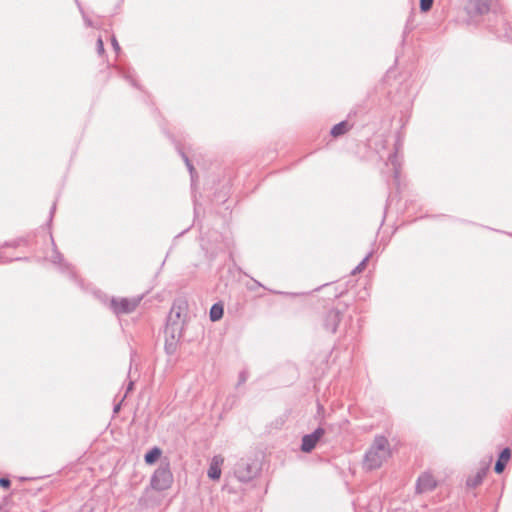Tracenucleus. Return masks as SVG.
Returning a JSON list of instances; mask_svg holds the SVG:
<instances>
[{"mask_svg":"<svg viewBox=\"0 0 512 512\" xmlns=\"http://www.w3.org/2000/svg\"><path fill=\"white\" fill-rule=\"evenodd\" d=\"M390 456L388 440L384 436H377L365 455L364 464L367 469L373 470L379 468Z\"/></svg>","mask_w":512,"mask_h":512,"instance_id":"f257e3e1","label":"nucleus"},{"mask_svg":"<svg viewBox=\"0 0 512 512\" xmlns=\"http://www.w3.org/2000/svg\"><path fill=\"white\" fill-rule=\"evenodd\" d=\"M179 317V313H177L176 319L170 317L164 330L165 348L170 354L175 351L177 343L182 336V324Z\"/></svg>","mask_w":512,"mask_h":512,"instance_id":"f03ea898","label":"nucleus"},{"mask_svg":"<svg viewBox=\"0 0 512 512\" xmlns=\"http://www.w3.org/2000/svg\"><path fill=\"white\" fill-rule=\"evenodd\" d=\"M173 483V474L170 470L168 462L162 463L153 473L150 486L156 491H164L169 489Z\"/></svg>","mask_w":512,"mask_h":512,"instance_id":"7ed1b4c3","label":"nucleus"},{"mask_svg":"<svg viewBox=\"0 0 512 512\" xmlns=\"http://www.w3.org/2000/svg\"><path fill=\"white\" fill-rule=\"evenodd\" d=\"M140 299H127V298H121V299H113L111 301L112 308L114 309L115 313H129L132 312L138 305Z\"/></svg>","mask_w":512,"mask_h":512,"instance_id":"20e7f679","label":"nucleus"},{"mask_svg":"<svg viewBox=\"0 0 512 512\" xmlns=\"http://www.w3.org/2000/svg\"><path fill=\"white\" fill-rule=\"evenodd\" d=\"M324 434L323 428H317L313 433L303 436L301 450L305 453L311 452Z\"/></svg>","mask_w":512,"mask_h":512,"instance_id":"39448f33","label":"nucleus"},{"mask_svg":"<svg viewBox=\"0 0 512 512\" xmlns=\"http://www.w3.org/2000/svg\"><path fill=\"white\" fill-rule=\"evenodd\" d=\"M235 475L240 481L246 482L254 477L255 470L249 463L241 460L236 465Z\"/></svg>","mask_w":512,"mask_h":512,"instance_id":"423d86ee","label":"nucleus"},{"mask_svg":"<svg viewBox=\"0 0 512 512\" xmlns=\"http://www.w3.org/2000/svg\"><path fill=\"white\" fill-rule=\"evenodd\" d=\"M224 463V458L221 455H215L210 462L208 469V477L212 480H219L221 477V466Z\"/></svg>","mask_w":512,"mask_h":512,"instance_id":"0eeeda50","label":"nucleus"},{"mask_svg":"<svg viewBox=\"0 0 512 512\" xmlns=\"http://www.w3.org/2000/svg\"><path fill=\"white\" fill-rule=\"evenodd\" d=\"M436 487L434 477L429 473H423L417 481V491L419 493L427 492Z\"/></svg>","mask_w":512,"mask_h":512,"instance_id":"6e6552de","label":"nucleus"},{"mask_svg":"<svg viewBox=\"0 0 512 512\" xmlns=\"http://www.w3.org/2000/svg\"><path fill=\"white\" fill-rule=\"evenodd\" d=\"M509 459H510V450L508 448H505L500 453L499 459H498V461L495 464V471H496V473L503 472V470L505 468V464L508 462Z\"/></svg>","mask_w":512,"mask_h":512,"instance_id":"1a4fd4ad","label":"nucleus"},{"mask_svg":"<svg viewBox=\"0 0 512 512\" xmlns=\"http://www.w3.org/2000/svg\"><path fill=\"white\" fill-rule=\"evenodd\" d=\"M161 454V449L154 447L148 453H146L145 462L149 465L154 464L160 458Z\"/></svg>","mask_w":512,"mask_h":512,"instance_id":"9d476101","label":"nucleus"},{"mask_svg":"<svg viewBox=\"0 0 512 512\" xmlns=\"http://www.w3.org/2000/svg\"><path fill=\"white\" fill-rule=\"evenodd\" d=\"M223 316V306L221 304H214L210 309V319L212 321H218Z\"/></svg>","mask_w":512,"mask_h":512,"instance_id":"9b49d317","label":"nucleus"},{"mask_svg":"<svg viewBox=\"0 0 512 512\" xmlns=\"http://www.w3.org/2000/svg\"><path fill=\"white\" fill-rule=\"evenodd\" d=\"M349 130V125L346 121H343V122H340L338 124H336L332 130H331V134L334 136V137H337V136H340V135H343L344 133H346L347 131Z\"/></svg>","mask_w":512,"mask_h":512,"instance_id":"f8f14e48","label":"nucleus"},{"mask_svg":"<svg viewBox=\"0 0 512 512\" xmlns=\"http://www.w3.org/2000/svg\"><path fill=\"white\" fill-rule=\"evenodd\" d=\"M483 474L484 473L479 472V473H477V475L475 477L469 478L467 480V485L470 486V487H475L478 484H480L482 479H483Z\"/></svg>","mask_w":512,"mask_h":512,"instance_id":"ddd939ff","label":"nucleus"},{"mask_svg":"<svg viewBox=\"0 0 512 512\" xmlns=\"http://www.w3.org/2000/svg\"><path fill=\"white\" fill-rule=\"evenodd\" d=\"M433 5V0H420V9L423 12H427L431 9Z\"/></svg>","mask_w":512,"mask_h":512,"instance_id":"4468645a","label":"nucleus"},{"mask_svg":"<svg viewBox=\"0 0 512 512\" xmlns=\"http://www.w3.org/2000/svg\"><path fill=\"white\" fill-rule=\"evenodd\" d=\"M478 11L480 13H485L488 11V5H487L486 1H482V0L479 1Z\"/></svg>","mask_w":512,"mask_h":512,"instance_id":"2eb2a0df","label":"nucleus"},{"mask_svg":"<svg viewBox=\"0 0 512 512\" xmlns=\"http://www.w3.org/2000/svg\"><path fill=\"white\" fill-rule=\"evenodd\" d=\"M329 317L332 318V320L334 321V326L332 327V332H334L336 330V322L338 321V314L336 312H331L329 314Z\"/></svg>","mask_w":512,"mask_h":512,"instance_id":"dca6fc26","label":"nucleus"},{"mask_svg":"<svg viewBox=\"0 0 512 512\" xmlns=\"http://www.w3.org/2000/svg\"><path fill=\"white\" fill-rule=\"evenodd\" d=\"M367 261H368V256L366 258H364L363 261L356 267L355 272H361L365 268Z\"/></svg>","mask_w":512,"mask_h":512,"instance_id":"f3484780","label":"nucleus"},{"mask_svg":"<svg viewBox=\"0 0 512 512\" xmlns=\"http://www.w3.org/2000/svg\"><path fill=\"white\" fill-rule=\"evenodd\" d=\"M97 50L99 54H102L104 52V45L101 38H98L97 40Z\"/></svg>","mask_w":512,"mask_h":512,"instance_id":"a211bd4d","label":"nucleus"},{"mask_svg":"<svg viewBox=\"0 0 512 512\" xmlns=\"http://www.w3.org/2000/svg\"><path fill=\"white\" fill-rule=\"evenodd\" d=\"M0 486L8 488L10 486V481L7 478H0Z\"/></svg>","mask_w":512,"mask_h":512,"instance_id":"6ab92c4d","label":"nucleus"},{"mask_svg":"<svg viewBox=\"0 0 512 512\" xmlns=\"http://www.w3.org/2000/svg\"><path fill=\"white\" fill-rule=\"evenodd\" d=\"M112 45H113V48L115 49V51L118 52L120 47H119V44H118L117 40L115 39V37L112 38Z\"/></svg>","mask_w":512,"mask_h":512,"instance_id":"aec40b11","label":"nucleus"},{"mask_svg":"<svg viewBox=\"0 0 512 512\" xmlns=\"http://www.w3.org/2000/svg\"><path fill=\"white\" fill-rule=\"evenodd\" d=\"M185 161H186V163H187V166H188L189 170H190V171H192V170H193V167L190 165V163H189V161H188V159H187V158L185 159Z\"/></svg>","mask_w":512,"mask_h":512,"instance_id":"412c9836","label":"nucleus"},{"mask_svg":"<svg viewBox=\"0 0 512 512\" xmlns=\"http://www.w3.org/2000/svg\"><path fill=\"white\" fill-rule=\"evenodd\" d=\"M118 410H119V406H116V407H115V409H114V411H115V412H118Z\"/></svg>","mask_w":512,"mask_h":512,"instance_id":"4be33fe9","label":"nucleus"}]
</instances>
